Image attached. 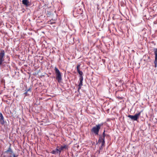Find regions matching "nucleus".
Masks as SVG:
<instances>
[{"instance_id":"4","label":"nucleus","mask_w":157,"mask_h":157,"mask_svg":"<svg viewBox=\"0 0 157 157\" xmlns=\"http://www.w3.org/2000/svg\"><path fill=\"white\" fill-rule=\"evenodd\" d=\"M140 112L136 113L134 116L129 115L128 117L131 118L132 120L137 121L139 118L140 115Z\"/></svg>"},{"instance_id":"7","label":"nucleus","mask_w":157,"mask_h":157,"mask_svg":"<svg viewBox=\"0 0 157 157\" xmlns=\"http://www.w3.org/2000/svg\"><path fill=\"white\" fill-rule=\"evenodd\" d=\"M58 147H57L55 150L52 151L51 153L54 154H60V153L59 152V151L58 148Z\"/></svg>"},{"instance_id":"11","label":"nucleus","mask_w":157,"mask_h":157,"mask_svg":"<svg viewBox=\"0 0 157 157\" xmlns=\"http://www.w3.org/2000/svg\"><path fill=\"white\" fill-rule=\"evenodd\" d=\"M6 152L7 153H9L11 155L12 154H13V151H12V150H11V149L10 148H9L8 149V150L7 151H6Z\"/></svg>"},{"instance_id":"14","label":"nucleus","mask_w":157,"mask_h":157,"mask_svg":"<svg viewBox=\"0 0 157 157\" xmlns=\"http://www.w3.org/2000/svg\"><path fill=\"white\" fill-rule=\"evenodd\" d=\"M80 67V65H78L77 66V71H78L79 70V68Z\"/></svg>"},{"instance_id":"15","label":"nucleus","mask_w":157,"mask_h":157,"mask_svg":"<svg viewBox=\"0 0 157 157\" xmlns=\"http://www.w3.org/2000/svg\"><path fill=\"white\" fill-rule=\"evenodd\" d=\"M155 57H157V53L156 51H155Z\"/></svg>"},{"instance_id":"8","label":"nucleus","mask_w":157,"mask_h":157,"mask_svg":"<svg viewBox=\"0 0 157 157\" xmlns=\"http://www.w3.org/2000/svg\"><path fill=\"white\" fill-rule=\"evenodd\" d=\"M83 80V77L81 76L80 78H79V81L80 82L79 83V84L78 85V90L81 89V86L82 85V81Z\"/></svg>"},{"instance_id":"17","label":"nucleus","mask_w":157,"mask_h":157,"mask_svg":"<svg viewBox=\"0 0 157 157\" xmlns=\"http://www.w3.org/2000/svg\"><path fill=\"white\" fill-rule=\"evenodd\" d=\"M29 90H30V89H29L28 90V91H29Z\"/></svg>"},{"instance_id":"2","label":"nucleus","mask_w":157,"mask_h":157,"mask_svg":"<svg viewBox=\"0 0 157 157\" xmlns=\"http://www.w3.org/2000/svg\"><path fill=\"white\" fill-rule=\"evenodd\" d=\"M55 73L56 75V79L59 82H60L62 80V77L61 73L59 69L56 67H55Z\"/></svg>"},{"instance_id":"1","label":"nucleus","mask_w":157,"mask_h":157,"mask_svg":"<svg viewBox=\"0 0 157 157\" xmlns=\"http://www.w3.org/2000/svg\"><path fill=\"white\" fill-rule=\"evenodd\" d=\"M103 125V123L96 125L95 126L93 127L91 129V132H92L94 133L95 135H98L101 127Z\"/></svg>"},{"instance_id":"16","label":"nucleus","mask_w":157,"mask_h":157,"mask_svg":"<svg viewBox=\"0 0 157 157\" xmlns=\"http://www.w3.org/2000/svg\"><path fill=\"white\" fill-rule=\"evenodd\" d=\"M157 59V57H155V63H156V62Z\"/></svg>"},{"instance_id":"9","label":"nucleus","mask_w":157,"mask_h":157,"mask_svg":"<svg viewBox=\"0 0 157 157\" xmlns=\"http://www.w3.org/2000/svg\"><path fill=\"white\" fill-rule=\"evenodd\" d=\"M67 145H65L63 146H61L60 148L59 149V152H61L62 150L64 149H67Z\"/></svg>"},{"instance_id":"10","label":"nucleus","mask_w":157,"mask_h":157,"mask_svg":"<svg viewBox=\"0 0 157 157\" xmlns=\"http://www.w3.org/2000/svg\"><path fill=\"white\" fill-rule=\"evenodd\" d=\"M22 3L24 5L27 6L29 5V2L28 0H23L22 1Z\"/></svg>"},{"instance_id":"5","label":"nucleus","mask_w":157,"mask_h":157,"mask_svg":"<svg viewBox=\"0 0 157 157\" xmlns=\"http://www.w3.org/2000/svg\"><path fill=\"white\" fill-rule=\"evenodd\" d=\"M105 131L103 133V136H100L99 139L98 141L101 143V147L104 146L105 143L104 138H105Z\"/></svg>"},{"instance_id":"12","label":"nucleus","mask_w":157,"mask_h":157,"mask_svg":"<svg viewBox=\"0 0 157 157\" xmlns=\"http://www.w3.org/2000/svg\"><path fill=\"white\" fill-rule=\"evenodd\" d=\"M77 71L80 75V78L81 77V76L83 77L82 76L83 73L82 71L79 70Z\"/></svg>"},{"instance_id":"13","label":"nucleus","mask_w":157,"mask_h":157,"mask_svg":"<svg viewBox=\"0 0 157 157\" xmlns=\"http://www.w3.org/2000/svg\"><path fill=\"white\" fill-rule=\"evenodd\" d=\"M10 157H17V156H16L13 153V154L11 155Z\"/></svg>"},{"instance_id":"3","label":"nucleus","mask_w":157,"mask_h":157,"mask_svg":"<svg viewBox=\"0 0 157 157\" xmlns=\"http://www.w3.org/2000/svg\"><path fill=\"white\" fill-rule=\"evenodd\" d=\"M5 52L4 50H2L0 51V66L3 63L4 61Z\"/></svg>"},{"instance_id":"6","label":"nucleus","mask_w":157,"mask_h":157,"mask_svg":"<svg viewBox=\"0 0 157 157\" xmlns=\"http://www.w3.org/2000/svg\"><path fill=\"white\" fill-rule=\"evenodd\" d=\"M0 122L1 124L3 125L5 123V121L4 120V118L2 114L1 113H0Z\"/></svg>"}]
</instances>
